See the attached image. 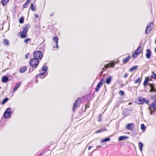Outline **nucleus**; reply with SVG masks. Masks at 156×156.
<instances>
[{
    "label": "nucleus",
    "mask_w": 156,
    "mask_h": 156,
    "mask_svg": "<svg viewBox=\"0 0 156 156\" xmlns=\"http://www.w3.org/2000/svg\"><path fill=\"white\" fill-rule=\"evenodd\" d=\"M142 79V77H138L137 79L134 81V83L135 84H137L139 83V85Z\"/></svg>",
    "instance_id": "dca6fc26"
},
{
    "label": "nucleus",
    "mask_w": 156,
    "mask_h": 156,
    "mask_svg": "<svg viewBox=\"0 0 156 156\" xmlns=\"http://www.w3.org/2000/svg\"><path fill=\"white\" fill-rule=\"evenodd\" d=\"M154 23L153 22H151L146 27L145 30V33L146 34H149L153 29L154 26Z\"/></svg>",
    "instance_id": "1a4fd4ad"
},
{
    "label": "nucleus",
    "mask_w": 156,
    "mask_h": 156,
    "mask_svg": "<svg viewBox=\"0 0 156 156\" xmlns=\"http://www.w3.org/2000/svg\"><path fill=\"white\" fill-rule=\"evenodd\" d=\"M104 81V78L101 79L100 81L98 83L95 89V91L98 92L100 89V87L102 86L103 83Z\"/></svg>",
    "instance_id": "9d476101"
},
{
    "label": "nucleus",
    "mask_w": 156,
    "mask_h": 156,
    "mask_svg": "<svg viewBox=\"0 0 156 156\" xmlns=\"http://www.w3.org/2000/svg\"><path fill=\"white\" fill-rule=\"evenodd\" d=\"M137 66H134L132 67L130 69H129V71L130 72H132V71H133V70H134V69H136L137 68Z\"/></svg>",
    "instance_id": "c756f323"
},
{
    "label": "nucleus",
    "mask_w": 156,
    "mask_h": 156,
    "mask_svg": "<svg viewBox=\"0 0 156 156\" xmlns=\"http://www.w3.org/2000/svg\"><path fill=\"white\" fill-rule=\"evenodd\" d=\"M53 39L56 43V47L57 48H58V38L57 36H54L53 37Z\"/></svg>",
    "instance_id": "a211bd4d"
},
{
    "label": "nucleus",
    "mask_w": 156,
    "mask_h": 156,
    "mask_svg": "<svg viewBox=\"0 0 156 156\" xmlns=\"http://www.w3.org/2000/svg\"><path fill=\"white\" fill-rule=\"evenodd\" d=\"M137 103L139 105H142L144 103L147 105L149 102V100H146L145 98L140 97L137 100Z\"/></svg>",
    "instance_id": "39448f33"
},
{
    "label": "nucleus",
    "mask_w": 156,
    "mask_h": 156,
    "mask_svg": "<svg viewBox=\"0 0 156 156\" xmlns=\"http://www.w3.org/2000/svg\"><path fill=\"white\" fill-rule=\"evenodd\" d=\"M112 80V77L110 76H109L107 78L106 80V83L107 84H109L111 82Z\"/></svg>",
    "instance_id": "4be33fe9"
},
{
    "label": "nucleus",
    "mask_w": 156,
    "mask_h": 156,
    "mask_svg": "<svg viewBox=\"0 0 156 156\" xmlns=\"http://www.w3.org/2000/svg\"><path fill=\"white\" fill-rule=\"evenodd\" d=\"M98 121L101 122V115H100L99 118L98 120Z\"/></svg>",
    "instance_id": "c03bdc74"
},
{
    "label": "nucleus",
    "mask_w": 156,
    "mask_h": 156,
    "mask_svg": "<svg viewBox=\"0 0 156 156\" xmlns=\"http://www.w3.org/2000/svg\"><path fill=\"white\" fill-rule=\"evenodd\" d=\"M42 155V154H41L39 155L38 156H41Z\"/></svg>",
    "instance_id": "603ef678"
},
{
    "label": "nucleus",
    "mask_w": 156,
    "mask_h": 156,
    "mask_svg": "<svg viewBox=\"0 0 156 156\" xmlns=\"http://www.w3.org/2000/svg\"><path fill=\"white\" fill-rule=\"evenodd\" d=\"M30 54L29 53H27L25 55V58L26 59H27L28 58L29 56V55Z\"/></svg>",
    "instance_id": "79ce46f5"
},
{
    "label": "nucleus",
    "mask_w": 156,
    "mask_h": 156,
    "mask_svg": "<svg viewBox=\"0 0 156 156\" xmlns=\"http://www.w3.org/2000/svg\"><path fill=\"white\" fill-rule=\"evenodd\" d=\"M146 56L147 58H151V52L149 49H147V50Z\"/></svg>",
    "instance_id": "2eb2a0df"
},
{
    "label": "nucleus",
    "mask_w": 156,
    "mask_h": 156,
    "mask_svg": "<svg viewBox=\"0 0 156 156\" xmlns=\"http://www.w3.org/2000/svg\"><path fill=\"white\" fill-rule=\"evenodd\" d=\"M27 70V66H22L21 67L19 72L20 73H23Z\"/></svg>",
    "instance_id": "f3484780"
},
{
    "label": "nucleus",
    "mask_w": 156,
    "mask_h": 156,
    "mask_svg": "<svg viewBox=\"0 0 156 156\" xmlns=\"http://www.w3.org/2000/svg\"><path fill=\"white\" fill-rule=\"evenodd\" d=\"M91 148H92V147L91 146H89L88 147V150H90Z\"/></svg>",
    "instance_id": "a18cd8bd"
},
{
    "label": "nucleus",
    "mask_w": 156,
    "mask_h": 156,
    "mask_svg": "<svg viewBox=\"0 0 156 156\" xmlns=\"http://www.w3.org/2000/svg\"><path fill=\"white\" fill-rule=\"evenodd\" d=\"M24 18L23 16H22L19 19V22L20 23H23L24 21Z\"/></svg>",
    "instance_id": "7c9ffc66"
},
{
    "label": "nucleus",
    "mask_w": 156,
    "mask_h": 156,
    "mask_svg": "<svg viewBox=\"0 0 156 156\" xmlns=\"http://www.w3.org/2000/svg\"><path fill=\"white\" fill-rule=\"evenodd\" d=\"M34 58H36V59L38 60L41 59L43 57L42 53L40 51H36L34 52Z\"/></svg>",
    "instance_id": "423d86ee"
},
{
    "label": "nucleus",
    "mask_w": 156,
    "mask_h": 156,
    "mask_svg": "<svg viewBox=\"0 0 156 156\" xmlns=\"http://www.w3.org/2000/svg\"><path fill=\"white\" fill-rule=\"evenodd\" d=\"M21 84V83L20 82H19L17 83L14 87L13 91L14 92H15L17 89L19 88Z\"/></svg>",
    "instance_id": "4468645a"
},
{
    "label": "nucleus",
    "mask_w": 156,
    "mask_h": 156,
    "mask_svg": "<svg viewBox=\"0 0 156 156\" xmlns=\"http://www.w3.org/2000/svg\"><path fill=\"white\" fill-rule=\"evenodd\" d=\"M143 146V144L139 142V147L140 150L141 151H142Z\"/></svg>",
    "instance_id": "2f4dec72"
},
{
    "label": "nucleus",
    "mask_w": 156,
    "mask_h": 156,
    "mask_svg": "<svg viewBox=\"0 0 156 156\" xmlns=\"http://www.w3.org/2000/svg\"><path fill=\"white\" fill-rule=\"evenodd\" d=\"M11 113L12 112L11 108H8L4 114V118L5 119L9 118L10 117Z\"/></svg>",
    "instance_id": "0eeeda50"
},
{
    "label": "nucleus",
    "mask_w": 156,
    "mask_h": 156,
    "mask_svg": "<svg viewBox=\"0 0 156 156\" xmlns=\"http://www.w3.org/2000/svg\"><path fill=\"white\" fill-rule=\"evenodd\" d=\"M149 81V77H146L143 83L144 86H146Z\"/></svg>",
    "instance_id": "5701e85b"
},
{
    "label": "nucleus",
    "mask_w": 156,
    "mask_h": 156,
    "mask_svg": "<svg viewBox=\"0 0 156 156\" xmlns=\"http://www.w3.org/2000/svg\"><path fill=\"white\" fill-rule=\"evenodd\" d=\"M129 105H131V103H129Z\"/></svg>",
    "instance_id": "864d4df0"
},
{
    "label": "nucleus",
    "mask_w": 156,
    "mask_h": 156,
    "mask_svg": "<svg viewBox=\"0 0 156 156\" xmlns=\"http://www.w3.org/2000/svg\"><path fill=\"white\" fill-rule=\"evenodd\" d=\"M110 140V138H107L105 139H102L101 140V143H103L105 142H108Z\"/></svg>",
    "instance_id": "cd10ccee"
},
{
    "label": "nucleus",
    "mask_w": 156,
    "mask_h": 156,
    "mask_svg": "<svg viewBox=\"0 0 156 156\" xmlns=\"http://www.w3.org/2000/svg\"><path fill=\"white\" fill-rule=\"evenodd\" d=\"M3 43L4 45L6 46H9V40L6 39H4Z\"/></svg>",
    "instance_id": "b1692460"
},
{
    "label": "nucleus",
    "mask_w": 156,
    "mask_h": 156,
    "mask_svg": "<svg viewBox=\"0 0 156 156\" xmlns=\"http://www.w3.org/2000/svg\"><path fill=\"white\" fill-rule=\"evenodd\" d=\"M30 9L32 10V11H35V7L34 6L33 4L32 3H31V5L30 6Z\"/></svg>",
    "instance_id": "72a5a7b5"
},
{
    "label": "nucleus",
    "mask_w": 156,
    "mask_h": 156,
    "mask_svg": "<svg viewBox=\"0 0 156 156\" xmlns=\"http://www.w3.org/2000/svg\"><path fill=\"white\" fill-rule=\"evenodd\" d=\"M154 50H155V52L156 53V48H155Z\"/></svg>",
    "instance_id": "3c124183"
},
{
    "label": "nucleus",
    "mask_w": 156,
    "mask_h": 156,
    "mask_svg": "<svg viewBox=\"0 0 156 156\" xmlns=\"http://www.w3.org/2000/svg\"><path fill=\"white\" fill-rule=\"evenodd\" d=\"M152 74L151 77L152 78L156 79V74L155 73L153 72H152Z\"/></svg>",
    "instance_id": "473e14b6"
},
{
    "label": "nucleus",
    "mask_w": 156,
    "mask_h": 156,
    "mask_svg": "<svg viewBox=\"0 0 156 156\" xmlns=\"http://www.w3.org/2000/svg\"><path fill=\"white\" fill-rule=\"evenodd\" d=\"M115 66V63L114 61L111 63H109L104 66V68L102 69V71L101 72V74H102L103 72L106 70V68L108 67H113Z\"/></svg>",
    "instance_id": "6e6552de"
},
{
    "label": "nucleus",
    "mask_w": 156,
    "mask_h": 156,
    "mask_svg": "<svg viewBox=\"0 0 156 156\" xmlns=\"http://www.w3.org/2000/svg\"><path fill=\"white\" fill-rule=\"evenodd\" d=\"M31 1V0H28L27 2V3H29L30 2V1Z\"/></svg>",
    "instance_id": "de8ad7c7"
},
{
    "label": "nucleus",
    "mask_w": 156,
    "mask_h": 156,
    "mask_svg": "<svg viewBox=\"0 0 156 156\" xmlns=\"http://www.w3.org/2000/svg\"><path fill=\"white\" fill-rule=\"evenodd\" d=\"M9 100V99L7 98H5L4 99L3 101H2V104L3 105L5 102L8 101Z\"/></svg>",
    "instance_id": "f704fd0d"
},
{
    "label": "nucleus",
    "mask_w": 156,
    "mask_h": 156,
    "mask_svg": "<svg viewBox=\"0 0 156 156\" xmlns=\"http://www.w3.org/2000/svg\"><path fill=\"white\" fill-rule=\"evenodd\" d=\"M101 147L100 146H97V148H98V147Z\"/></svg>",
    "instance_id": "8fccbe9b"
},
{
    "label": "nucleus",
    "mask_w": 156,
    "mask_h": 156,
    "mask_svg": "<svg viewBox=\"0 0 156 156\" xmlns=\"http://www.w3.org/2000/svg\"><path fill=\"white\" fill-rule=\"evenodd\" d=\"M31 40V39L30 38H27L25 39L24 41V42L25 43H27L28 41H30Z\"/></svg>",
    "instance_id": "ea45409f"
},
{
    "label": "nucleus",
    "mask_w": 156,
    "mask_h": 156,
    "mask_svg": "<svg viewBox=\"0 0 156 156\" xmlns=\"http://www.w3.org/2000/svg\"><path fill=\"white\" fill-rule=\"evenodd\" d=\"M126 128L129 130H132L134 128V124L133 123H128L126 125Z\"/></svg>",
    "instance_id": "f8f14e48"
},
{
    "label": "nucleus",
    "mask_w": 156,
    "mask_h": 156,
    "mask_svg": "<svg viewBox=\"0 0 156 156\" xmlns=\"http://www.w3.org/2000/svg\"><path fill=\"white\" fill-rule=\"evenodd\" d=\"M42 69L43 71H46L48 70V68L45 65H44L42 67Z\"/></svg>",
    "instance_id": "e433bc0d"
},
{
    "label": "nucleus",
    "mask_w": 156,
    "mask_h": 156,
    "mask_svg": "<svg viewBox=\"0 0 156 156\" xmlns=\"http://www.w3.org/2000/svg\"><path fill=\"white\" fill-rule=\"evenodd\" d=\"M81 99L80 98H78L75 102L73 107L72 110L73 112L80 107L81 103Z\"/></svg>",
    "instance_id": "20e7f679"
},
{
    "label": "nucleus",
    "mask_w": 156,
    "mask_h": 156,
    "mask_svg": "<svg viewBox=\"0 0 156 156\" xmlns=\"http://www.w3.org/2000/svg\"><path fill=\"white\" fill-rule=\"evenodd\" d=\"M151 89L150 90V92H156V89L154 88V85L153 84H150Z\"/></svg>",
    "instance_id": "412c9836"
},
{
    "label": "nucleus",
    "mask_w": 156,
    "mask_h": 156,
    "mask_svg": "<svg viewBox=\"0 0 156 156\" xmlns=\"http://www.w3.org/2000/svg\"><path fill=\"white\" fill-rule=\"evenodd\" d=\"M45 72L43 73H41L40 74L37 75L35 77L36 79H37L38 78H40L41 79H43L45 76Z\"/></svg>",
    "instance_id": "9b49d317"
},
{
    "label": "nucleus",
    "mask_w": 156,
    "mask_h": 156,
    "mask_svg": "<svg viewBox=\"0 0 156 156\" xmlns=\"http://www.w3.org/2000/svg\"><path fill=\"white\" fill-rule=\"evenodd\" d=\"M9 0H1V3L3 6H5L7 5L9 2Z\"/></svg>",
    "instance_id": "aec40b11"
},
{
    "label": "nucleus",
    "mask_w": 156,
    "mask_h": 156,
    "mask_svg": "<svg viewBox=\"0 0 156 156\" xmlns=\"http://www.w3.org/2000/svg\"><path fill=\"white\" fill-rule=\"evenodd\" d=\"M107 129H100L98 130H96L95 131V133H98L101 132H102L104 131H106Z\"/></svg>",
    "instance_id": "393cba45"
},
{
    "label": "nucleus",
    "mask_w": 156,
    "mask_h": 156,
    "mask_svg": "<svg viewBox=\"0 0 156 156\" xmlns=\"http://www.w3.org/2000/svg\"><path fill=\"white\" fill-rule=\"evenodd\" d=\"M29 3H27V2H26L23 5V7L24 8H27L28 6Z\"/></svg>",
    "instance_id": "58836bf2"
},
{
    "label": "nucleus",
    "mask_w": 156,
    "mask_h": 156,
    "mask_svg": "<svg viewBox=\"0 0 156 156\" xmlns=\"http://www.w3.org/2000/svg\"><path fill=\"white\" fill-rule=\"evenodd\" d=\"M128 75V73H125L124 75V78H126L127 77Z\"/></svg>",
    "instance_id": "37998d69"
},
{
    "label": "nucleus",
    "mask_w": 156,
    "mask_h": 156,
    "mask_svg": "<svg viewBox=\"0 0 156 156\" xmlns=\"http://www.w3.org/2000/svg\"><path fill=\"white\" fill-rule=\"evenodd\" d=\"M29 27V24L26 25L23 28L22 31L19 33L20 34V37L21 38H24L27 37V35H26V34L28 32Z\"/></svg>",
    "instance_id": "f03ea898"
},
{
    "label": "nucleus",
    "mask_w": 156,
    "mask_h": 156,
    "mask_svg": "<svg viewBox=\"0 0 156 156\" xmlns=\"http://www.w3.org/2000/svg\"><path fill=\"white\" fill-rule=\"evenodd\" d=\"M119 93L121 96L123 95L124 94V92L121 90L119 91Z\"/></svg>",
    "instance_id": "a19ab883"
},
{
    "label": "nucleus",
    "mask_w": 156,
    "mask_h": 156,
    "mask_svg": "<svg viewBox=\"0 0 156 156\" xmlns=\"http://www.w3.org/2000/svg\"><path fill=\"white\" fill-rule=\"evenodd\" d=\"M127 138V137L126 136H122L120 137L119 138V141H122V140H123L125 139H126Z\"/></svg>",
    "instance_id": "bb28decb"
},
{
    "label": "nucleus",
    "mask_w": 156,
    "mask_h": 156,
    "mask_svg": "<svg viewBox=\"0 0 156 156\" xmlns=\"http://www.w3.org/2000/svg\"><path fill=\"white\" fill-rule=\"evenodd\" d=\"M141 129L143 130H145L146 129V128L145 125L144 124H142L141 125Z\"/></svg>",
    "instance_id": "c9c22d12"
},
{
    "label": "nucleus",
    "mask_w": 156,
    "mask_h": 156,
    "mask_svg": "<svg viewBox=\"0 0 156 156\" xmlns=\"http://www.w3.org/2000/svg\"><path fill=\"white\" fill-rule=\"evenodd\" d=\"M130 56L129 55L127 57L124 58L122 60V62L123 64H125L127 63L129 61Z\"/></svg>",
    "instance_id": "ddd939ff"
},
{
    "label": "nucleus",
    "mask_w": 156,
    "mask_h": 156,
    "mask_svg": "<svg viewBox=\"0 0 156 156\" xmlns=\"http://www.w3.org/2000/svg\"><path fill=\"white\" fill-rule=\"evenodd\" d=\"M153 102L148 105V109L150 111L151 115L156 111V95H154L153 98Z\"/></svg>",
    "instance_id": "f257e3e1"
},
{
    "label": "nucleus",
    "mask_w": 156,
    "mask_h": 156,
    "mask_svg": "<svg viewBox=\"0 0 156 156\" xmlns=\"http://www.w3.org/2000/svg\"><path fill=\"white\" fill-rule=\"evenodd\" d=\"M9 80V79L6 76H4L2 78V82L4 83H6Z\"/></svg>",
    "instance_id": "6ab92c4d"
},
{
    "label": "nucleus",
    "mask_w": 156,
    "mask_h": 156,
    "mask_svg": "<svg viewBox=\"0 0 156 156\" xmlns=\"http://www.w3.org/2000/svg\"><path fill=\"white\" fill-rule=\"evenodd\" d=\"M39 63V61L38 59H36V58H31L30 61V66L34 68L37 67Z\"/></svg>",
    "instance_id": "7ed1b4c3"
},
{
    "label": "nucleus",
    "mask_w": 156,
    "mask_h": 156,
    "mask_svg": "<svg viewBox=\"0 0 156 156\" xmlns=\"http://www.w3.org/2000/svg\"><path fill=\"white\" fill-rule=\"evenodd\" d=\"M90 106V103L89 102H88L87 104L85 105L86 107L85 108V110H84V111H85L86 110H87V108H89Z\"/></svg>",
    "instance_id": "4c0bfd02"
},
{
    "label": "nucleus",
    "mask_w": 156,
    "mask_h": 156,
    "mask_svg": "<svg viewBox=\"0 0 156 156\" xmlns=\"http://www.w3.org/2000/svg\"><path fill=\"white\" fill-rule=\"evenodd\" d=\"M139 54V52L137 53L136 52L134 51L132 55V57L134 58H136L137 55H138Z\"/></svg>",
    "instance_id": "a878e982"
},
{
    "label": "nucleus",
    "mask_w": 156,
    "mask_h": 156,
    "mask_svg": "<svg viewBox=\"0 0 156 156\" xmlns=\"http://www.w3.org/2000/svg\"><path fill=\"white\" fill-rule=\"evenodd\" d=\"M135 51L137 53L139 52V54H140L141 52V46H140L138 47Z\"/></svg>",
    "instance_id": "c85d7f7f"
},
{
    "label": "nucleus",
    "mask_w": 156,
    "mask_h": 156,
    "mask_svg": "<svg viewBox=\"0 0 156 156\" xmlns=\"http://www.w3.org/2000/svg\"><path fill=\"white\" fill-rule=\"evenodd\" d=\"M38 82V80H37V79H36V80L35 81V83H37Z\"/></svg>",
    "instance_id": "09e8293b"
},
{
    "label": "nucleus",
    "mask_w": 156,
    "mask_h": 156,
    "mask_svg": "<svg viewBox=\"0 0 156 156\" xmlns=\"http://www.w3.org/2000/svg\"><path fill=\"white\" fill-rule=\"evenodd\" d=\"M35 16L36 17H37V18H38V15L37 14H36L35 15Z\"/></svg>",
    "instance_id": "49530a36"
}]
</instances>
